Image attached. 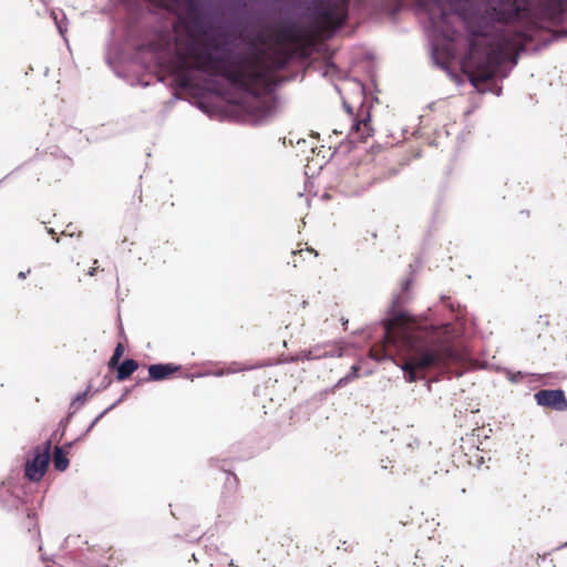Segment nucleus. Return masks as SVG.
<instances>
[{
  "mask_svg": "<svg viewBox=\"0 0 567 567\" xmlns=\"http://www.w3.org/2000/svg\"><path fill=\"white\" fill-rule=\"evenodd\" d=\"M163 6L177 14V22L173 31L157 32L146 47L154 53L166 54L174 45L169 68L181 89L193 87L192 71L196 70L221 76L251 95L268 94L277 84V72L293 58H308L323 33L341 27V0H316L310 27L282 24L261 40L267 47L216 55L219 42L206 31L197 0H164Z\"/></svg>",
  "mask_w": 567,
  "mask_h": 567,
  "instance_id": "1",
  "label": "nucleus"
},
{
  "mask_svg": "<svg viewBox=\"0 0 567 567\" xmlns=\"http://www.w3.org/2000/svg\"><path fill=\"white\" fill-rule=\"evenodd\" d=\"M523 13L554 19L563 13V0H502L501 7L492 6L464 17L468 52L463 71L475 89L491 81L499 66L524 48L525 33L504 28Z\"/></svg>",
  "mask_w": 567,
  "mask_h": 567,
  "instance_id": "2",
  "label": "nucleus"
},
{
  "mask_svg": "<svg viewBox=\"0 0 567 567\" xmlns=\"http://www.w3.org/2000/svg\"><path fill=\"white\" fill-rule=\"evenodd\" d=\"M383 357L393 351L403 354L401 368L409 382L425 379L431 370L443 369L456 360L452 344L441 337L439 329L425 320L400 311L384 323Z\"/></svg>",
  "mask_w": 567,
  "mask_h": 567,
  "instance_id": "3",
  "label": "nucleus"
},
{
  "mask_svg": "<svg viewBox=\"0 0 567 567\" xmlns=\"http://www.w3.org/2000/svg\"><path fill=\"white\" fill-rule=\"evenodd\" d=\"M33 452V457L25 463L24 475L31 482H39L44 476L50 462L51 441L37 446Z\"/></svg>",
  "mask_w": 567,
  "mask_h": 567,
  "instance_id": "4",
  "label": "nucleus"
},
{
  "mask_svg": "<svg viewBox=\"0 0 567 567\" xmlns=\"http://www.w3.org/2000/svg\"><path fill=\"white\" fill-rule=\"evenodd\" d=\"M538 405L549 408L555 411H567V399L565 392L557 390H539L534 395Z\"/></svg>",
  "mask_w": 567,
  "mask_h": 567,
  "instance_id": "5",
  "label": "nucleus"
},
{
  "mask_svg": "<svg viewBox=\"0 0 567 567\" xmlns=\"http://www.w3.org/2000/svg\"><path fill=\"white\" fill-rule=\"evenodd\" d=\"M182 370L181 365L174 363H157L148 367V379L151 381H163L172 378Z\"/></svg>",
  "mask_w": 567,
  "mask_h": 567,
  "instance_id": "6",
  "label": "nucleus"
},
{
  "mask_svg": "<svg viewBox=\"0 0 567 567\" xmlns=\"http://www.w3.org/2000/svg\"><path fill=\"white\" fill-rule=\"evenodd\" d=\"M350 136L358 141L364 142L368 137L372 136L373 128L371 126L370 113L367 112L365 116L360 120L351 118Z\"/></svg>",
  "mask_w": 567,
  "mask_h": 567,
  "instance_id": "7",
  "label": "nucleus"
},
{
  "mask_svg": "<svg viewBox=\"0 0 567 567\" xmlns=\"http://www.w3.org/2000/svg\"><path fill=\"white\" fill-rule=\"evenodd\" d=\"M318 257V252L312 249V248H305V249H299L297 251H292V257H291V264L295 268H298V267H307L309 265H311L316 258Z\"/></svg>",
  "mask_w": 567,
  "mask_h": 567,
  "instance_id": "8",
  "label": "nucleus"
},
{
  "mask_svg": "<svg viewBox=\"0 0 567 567\" xmlns=\"http://www.w3.org/2000/svg\"><path fill=\"white\" fill-rule=\"evenodd\" d=\"M116 368V379L118 381H124L138 369V362L134 359H126L121 364L118 363Z\"/></svg>",
  "mask_w": 567,
  "mask_h": 567,
  "instance_id": "9",
  "label": "nucleus"
},
{
  "mask_svg": "<svg viewBox=\"0 0 567 567\" xmlns=\"http://www.w3.org/2000/svg\"><path fill=\"white\" fill-rule=\"evenodd\" d=\"M68 450L64 446H56L53 453V466L56 471L63 472L69 466Z\"/></svg>",
  "mask_w": 567,
  "mask_h": 567,
  "instance_id": "10",
  "label": "nucleus"
},
{
  "mask_svg": "<svg viewBox=\"0 0 567 567\" xmlns=\"http://www.w3.org/2000/svg\"><path fill=\"white\" fill-rule=\"evenodd\" d=\"M124 351H125V348H124L123 343H121V342L117 343L114 349L113 355L111 357V359L109 361L110 369H114L115 367L118 365L120 360L124 354Z\"/></svg>",
  "mask_w": 567,
  "mask_h": 567,
  "instance_id": "11",
  "label": "nucleus"
},
{
  "mask_svg": "<svg viewBox=\"0 0 567 567\" xmlns=\"http://www.w3.org/2000/svg\"><path fill=\"white\" fill-rule=\"evenodd\" d=\"M86 395H87L86 391L81 394H78L73 401V404H79V405L83 404L86 400Z\"/></svg>",
  "mask_w": 567,
  "mask_h": 567,
  "instance_id": "12",
  "label": "nucleus"
},
{
  "mask_svg": "<svg viewBox=\"0 0 567 567\" xmlns=\"http://www.w3.org/2000/svg\"><path fill=\"white\" fill-rule=\"evenodd\" d=\"M30 271H31L30 269H28L27 271H20V272L18 274V278H19V279H25V278H27V275H28V274H30Z\"/></svg>",
  "mask_w": 567,
  "mask_h": 567,
  "instance_id": "13",
  "label": "nucleus"
},
{
  "mask_svg": "<svg viewBox=\"0 0 567 567\" xmlns=\"http://www.w3.org/2000/svg\"><path fill=\"white\" fill-rule=\"evenodd\" d=\"M392 1H393V6L395 8H400L402 6V3H403V0H392Z\"/></svg>",
  "mask_w": 567,
  "mask_h": 567,
  "instance_id": "14",
  "label": "nucleus"
},
{
  "mask_svg": "<svg viewBox=\"0 0 567 567\" xmlns=\"http://www.w3.org/2000/svg\"><path fill=\"white\" fill-rule=\"evenodd\" d=\"M48 231H49V234H52V235L55 234L54 229H52V228H49Z\"/></svg>",
  "mask_w": 567,
  "mask_h": 567,
  "instance_id": "15",
  "label": "nucleus"
},
{
  "mask_svg": "<svg viewBox=\"0 0 567 567\" xmlns=\"http://www.w3.org/2000/svg\"><path fill=\"white\" fill-rule=\"evenodd\" d=\"M374 352H378L377 348L371 349V353L373 354Z\"/></svg>",
  "mask_w": 567,
  "mask_h": 567,
  "instance_id": "16",
  "label": "nucleus"
},
{
  "mask_svg": "<svg viewBox=\"0 0 567 567\" xmlns=\"http://www.w3.org/2000/svg\"><path fill=\"white\" fill-rule=\"evenodd\" d=\"M522 214H526V216H529V212L528 210H523Z\"/></svg>",
  "mask_w": 567,
  "mask_h": 567,
  "instance_id": "17",
  "label": "nucleus"
}]
</instances>
